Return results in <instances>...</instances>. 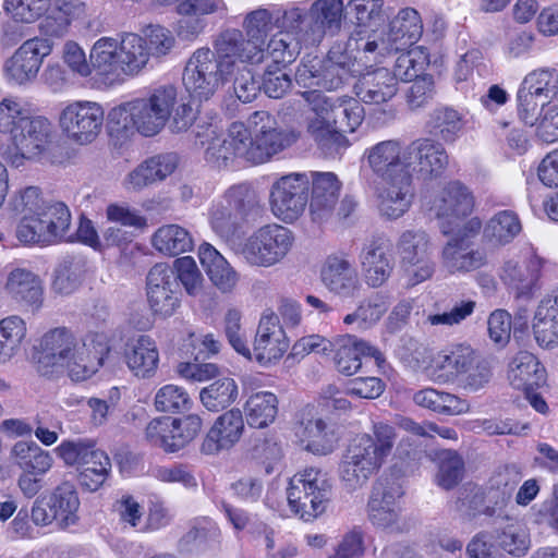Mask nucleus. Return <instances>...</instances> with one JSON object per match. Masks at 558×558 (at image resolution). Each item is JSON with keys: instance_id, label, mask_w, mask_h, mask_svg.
Masks as SVG:
<instances>
[{"instance_id": "obj_22", "label": "nucleus", "mask_w": 558, "mask_h": 558, "mask_svg": "<svg viewBox=\"0 0 558 558\" xmlns=\"http://www.w3.org/2000/svg\"><path fill=\"white\" fill-rule=\"evenodd\" d=\"M427 208L441 222V233L449 235L454 220L470 215L474 208V196L471 191L459 181L449 182L427 204Z\"/></svg>"}, {"instance_id": "obj_27", "label": "nucleus", "mask_w": 558, "mask_h": 558, "mask_svg": "<svg viewBox=\"0 0 558 558\" xmlns=\"http://www.w3.org/2000/svg\"><path fill=\"white\" fill-rule=\"evenodd\" d=\"M360 258L365 282L369 287L379 288L391 276L395 258L392 243L387 236H373L364 244Z\"/></svg>"}, {"instance_id": "obj_8", "label": "nucleus", "mask_w": 558, "mask_h": 558, "mask_svg": "<svg viewBox=\"0 0 558 558\" xmlns=\"http://www.w3.org/2000/svg\"><path fill=\"white\" fill-rule=\"evenodd\" d=\"M248 162L263 163L293 145L301 136L294 129H280L268 111H255L247 118Z\"/></svg>"}, {"instance_id": "obj_40", "label": "nucleus", "mask_w": 558, "mask_h": 558, "mask_svg": "<svg viewBox=\"0 0 558 558\" xmlns=\"http://www.w3.org/2000/svg\"><path fill=\"white\" fill-rule=\"evenodd\" d=\"M179 157L174 153H166L153 156L134 170L126 178V186L133 191H141L144 187L159 181H163L177 169Z\"/></svg>"}, {"instance_id": "obj_55", "label": "nucleus", "mask_w": 558, "mask_h": 558, "mask_svg": "<svg viewBox=\"0 0 558 558\" xmlns=\"http://www.w3.org/2000/svg\"><path fill=\"white\" fill-rule=\"evenodd\" d=\"M239 396L234 379L223 377L204 387L199 392L203 405L211 412H219L230 407Z\"/></svg>"}, {"instance_id": "obj_52", "label": "nucleus", "mask_w": 558, "mask_h": 558, "mask_svg": "<svg viewBox=\"0 0 558 558\" xmlns=\"http://www.w3.org/2000/svg\"><path fill=\"white\" fill-rule=\"evenodd\" d=\"M48 507L58 515V524L65 529L77 520L76 511L80 507V499L73 483L63 481L51 493Z\"/></svg>"}, {"instance_id": "obj_47", "label": "nucleus", "mask_w": 558, "mask_h": 558, "mask_svg": "<svg viewBox=\"0 0 558 558\" xmlns=\"http://www.w3.org/2000/svg\"><path fill=\"white\" fill-rule=\"evenodd\" d=\"M533 332L541 347L558 344V294L547 295L538 304L533 319Z\"/></svg>"}, {"instance_id": "obj_16", "label": "nucleus", "mask_w": 558, "mask_h": 558, "mask_svg": "<svg viewBox=\"0 0 558 558\" xmlns=\"http://www.w3.org/2000/svg\"><path fill=\"white\" fill-rule=\"evenodd\" d=\"M293 233L271 223L258 228L243 243L241 254L252 266L271 267L280 263L293 245Z\"/></svg>"}, {"instance_id": "obj_36", "label": "nucleus", "mask_w": 558, "mask_h": 558, "mask_svg": "<svg viewBox=\"0 0 558 558\" xmlns=\"http://www.w3.org/2000/svg\"><path fill=\"white\" fill-rule=\"evenodd\" d=\"M340 182L332 172H317L312 174V197L310 214L316 222L329 220L338 204Z\"/></svg>"}, {"instance_id": "obj_34", "label": "nucleus", "mask_w": 558, "mask_h": 558, "mask_svg": "<svg viewBox=\"0 0 558 558\" xmlns=\"http://www.w3.org/2000/svg\"><path fill=\"white\" fill-rule=\"evenodd\" d=\"M320 276L324 286L339 296L354 298L360 291L361 283L357 271L344 256H328Z\"/></svg>"}, {"instance_id": "obj_39", "label": "nucleus", "mask_w": 558, "mask_h": 558, "mask_svg": "<svg viewBox=\"0 0 558 558\" xmlns=\"http://www.w3.org/2000/svg\"><path fill=\"white\" fill-rule=\"evenodd\" d=\"M354 90L356 96L366 104H383L396 96L398 84L396 76L388 69L377 68L361 73Z\"/></svg>"}, {"instance_id": "obj_30", "label": "nucleus", "mask_w": 558, "mask_h": 558, "mask_svg": "<svg viewBox=\"0 0 558 558\" xmlns=\"http://www.w3.org/2000/svg\"><path fill=\"white\" fill-rule=\"evenodd\" d=\"M298 435L307 451L318 456L333 451L337 444L333 428L316 415L315 407L306 405L298 413Z\"/></svg>"}, {"instance_id": "obj_58", "label": "nucleus", "mask_w": 558, "mask_h": 558, "mask_svg": "<svg viewBox=\"0 0 558 558\" xmlns=\"http://www.w3.org/2000/svg\"><path fill=\"white\" fill-rule=\"evenodd\" d=\"M302 45H305L304 34L296 36L290 32H278L269 40L266 54L272 60L274 65L286 66L298 58Z\"/></svg>"}, {"instance_id": "obj_53", "label": "nucleus", "mask_w": 558, "mask_h": 558, "mask_svg": "<svg viewBox=\"0 0 558 558\" xmlns=\"http://www.w3.org/2000/svg\"><path fill=\"white\" fill-rule=\"evenodd\" d=\"M539 275V262L535 258L522 263L509 260L504 267V280L517 291L518 296H530Z\"/></svg>"}, {"instance_id": "obj_28", "label": "nucleus", "mask_w": 558, "mask_h": 558, "mask_svg": "<svg viewBox=\"0 0 558 558\" xmlns=\"http://www.w3.org/2000/svg\"><path fill=\"white\" fill-rule=\"evenodd\" d=\"M53 41L47 38L26 40L7 61L9 77L17 84H24L38 74L44 59L51 53Z\"/></svg>"}, {"instance_id": "obj_61", "label": "nucleus", "mask_w": 558, "mask_h": 558, "mask_svg": "<svg viewBox=\"0 0 558 558\" xmlns=\"http://www.w3.org/2000/svg\"><path fill=\"white\" fill-rule=\"evenodd\" d=\"M521 232V222L518 216L510 210L496 214L487 222L484 235L492 242L507 244Z\"/></svg>"}, {"instance_id": "obj_62", "label": "nucleus", "mask_w": 558, "mask_h": 558, "mask_svg": "<svg viewBox=\"0 0 558 558\" xmlns=\"http://www.w3.org/2000/svg\"><path fill=\"white\" fill-rule=\"evenodd\" d=\"M33 117L21 98L5 96L0 100V133L11 136Z\"/></svg>"}, {"instance_id": "obj_56", "label": "nucleus", "mask_w": 558, "mask_h": 558, "mask_svg": "<svg viewBox=\"0 0 558 558\" xmlns=\"http://www.w3.org/2000/svg\"><path fill=\"white\" fill-rule=\"evenodd\" d=\"M26 335V323L20 316L11 315L0 320V363L17 354Z\"/></svg>"}, {"instance_id": "obj_54", "label": "nucleus", "mask_w": 558, "mask_h": 558, "mask_svg": "<svg viewBox=\"0 0 558 558\" xmlns=\"http://www.w3.org/2000/svg\"><path fill=\"white\" fill-rule=\"evenodd\" d=\"M244 411L250 426L264 428L272 423L277 416V396L268 391L256 392L246 400Z\"/></svg>"}, {"instance_id": "obj_32", "label": "nucleus", "mask_w": 558, "mask_h": 558, "mask_svg": "<svg viewBox=\"0 0 558 558\" xmlns=\"http://www.w3.org/2000/svg\"><path fill=\"white\" fill-rule=\"evenodd\" d=\"M399 489L381 481L374 484L367 502L368 520L373 525L391 532L401 531V509L397 502Z\"/></svg>"}, {"instance_id": "obj_20", "label": "nucleus", "mask_w": 558, "mask_h": 558, "mask_svg": "<svg viewBox=\"0 0 558 558\" xmlns=\"http://www.w3.org/2000/svg\"><path fill=\"white\" fill-rule=\"evenodd\" d=\"M402 266L409 271V284L416 286L429 279L435 271L430 260L432 243L422 229L403 231L397 242Z\"/></svg>"}, {"instance_id": "obj_13", "label": "nucleus", "mask_w": 558, "mask_h": 558, "mask_svg": "<svg viewBox=\"0 0 558 558\" xmlns=\"http://www.w3.org/2000/svg\"><path fill=\"white\" fill-rule=\"evenodd\" d=\"M383 43H377L375 31L354 29L345 43L335 44L326 58L341 66L350 77L360 75L363 69L383 62Z\"/></svg>"}, {"instance_id": "obj_63", "label": "nucleus", "mask_w": 558, "mask_h": 558, "mask_svg": "<svg viewBox=\"0 0 558 558\" xmlns=\"http://www.w3.org/2000/svg\"><path fill=\"white\" fill-rule=\"evenodd\" d=\"M275 17L276 11L270 12L267 9L254 10L245 16L243 26L247 40L253 45L254 50H257L258 46L276 27Z\"/></svg>"}, {"instance_id": "obj_41", "label": "nucleus", "mask_w": 558, "mask_h": 558, "mask_svg": "<svg viewBox=\"0 0 558 558\" xmlns=\"http://www.w3.org/2000/svg\"><path fill=\"white\" fill-rule=\"evenodd\" d=\"M337 345L335 363L337 369L345 376H351L361 368L362 357H374L377 363L384 360L377 348L355 336L341 337Z\"/></svg>"}, {"instance_id": "obj_44", "label": "nucleus", "mask_w": 558, "mask_h": 558, "mask_svg": "<svg viewBox=\"0 0 558 558\" xmlns=\"http://www.w3.org/2000/svg\"><path fill=\"white\" fill-rule=\"evenodd\" d=\"M508 379L515 389L534 390L546 383V371L534 354L521 351L509 365Z\"/></svg>"}, {"instance_id": "obj_31", "label": "nucleus", "mask_w": 558, "mask_h": 558, "mask_svg": "<svg viewBox=\"0 0 558 558\" xmlns=\"http://www.w3.org/2000/svg\"><path fill=\"white\" fill-rule=\"evenodd\" d=\"M350 78L341 66H337L326 57L304 60L295 72L296 84L304 88L320 87L326 90H337Z\"/></svg>"}, {"instance_id": "obj_17", "label": "nucleus", "mask_w": 558, "mask_h": 558, "mask_svg": "<svg viewBox=\"0 0 558 558\" xmlns=\"http://www.w3.org/2000/svg\"><path fill=\"white\" fill-rule=\"evenodd\" d=\"M517 100L520 119L533 125L545 106L558 107L557 72L537 70L526 75L518 90Z\"/></svg>"}, {"instance_id": "obj_12", "label": "nucleus", "mask_w": 558, "mask_h": 558, "mask_svg": "<svg viewBox=\"0 0 558 558\" xmlns=\"http://www.w3.org/2000/svg\"><path fill=\"white\" fill-rule=\"evenodd\" d=\"M232 78L207 47L198 48L192 53L182 74L186 92L199 102L213 98Z\"/></svg>"}, {"instance_id": "obj_35", "label": "nucleus", "mask_w": 558, "mask_h": 558, "mask_svg": "<svg viewBox=\"0 0 558 558\" xmlns=\"http://www.w3.org/2000/svg\"><path fill=\"white\" fill-rule=\"evenodd\" d=\"M520 481L521 472L515 464L505 465L495 472L487 488L488 505L484 508V515L487 518H505V508Z\"/></svg>"}, {"instance_id": "obj_9", "label": "nucleus", "mask_w": 558, "mask_h": 558, "mask_svg": "<svg viewBox=\"0 0 558 558\" xmlns=\"http://www.w3.org/2000/svg\"><path fill=\"white\" fill-rule=\"evenodd\" d=\"M331 488L327 473L307 468L290 480L287 489L290 509L304 521H311L327 509Z\"/></svg>"}, {"instance_id": "obj_24", "label": "nucleus", "mask_w": 558, "mask_h": 558, "mask_svg": "<svg viewBox=\"0 0 558 558\" xmlns=\"http://www.w3.org/2000/svg\"><path fill=\"white\" fill-rule=\"evenodd\" d=\"M146 294L150 310L163 318L174 314L180 306L174 271L167 264L154 265L146 277Z\"/></svg>"}, {"instance_id": "obj_15", "label": "nucleus", "mask_w": 558, "mask_h": 558, "mask_svg": "<svg viewBox=\"0 0 558 558\" xmlns=\"http://www.w3.org/2000/svg\"><path fill=\"white\" fill-rule=\"evenodd\" d=\"M57 451L65 464L78 466V482L82 488L96 492L107 481L111 471L110 458L93 442L64 441Z\"/></svg>"}, {"instance_id": "obj_6", "label": "nucleus", "mask_w": 558, "mask_h": 558, "mask_svg": "<svg viewBox=\"0 0 558 558\" xmlns=\"http://www.w3.org/2000/svg\"><path fill=\"white\" fill-rule=\"evenodd\" d=\"M260 214L262 205L256 192L250 185L240 183L228 187L213 204L209 221L214 232L229 241Z\"/></svg>"}, {"instance_id": "obj_38", "label": "nucleus", "mask_w": 558, "mask_h": 558, "mask_svg": "<svg viewBox=\"0 0 558 558\" xmlns=\"http://www.w3.org/2000/svg\"><path fill=\"white\" fill-rule=\"evenodd\" d=\"M496 526L494 538L497 547L504 553L521 558L531 548V534L529 527L520 520L506 512L505 518H490Z\"/></svg>"}, {"instance_id": "obj_11", "label": "nucleus", "mask_w": 558, "mask_h": 558, "mask_svg": "<svg viewBox=\"0 0 558 558\" xmlns=\"http://www.w3.org/2000/svg\"><path fill=\"white\" fill-rule=\"evenodd\" d=\"M54 136L51 122L45 117L35 116L10 136L11 145L2 156L15 168L23 167L26 161H41L50 156Z\"/></svg>"}, {"instance_id": "obj_18", "label": "nucleus", "mask_w": 558, "mask_h": 558, "mask_svg": "<svg viewBox=\"0 0 558 558\" xmlns=\"http://www.w3.org/2000/svg\"><path fill=\"white\" fill-rule=\"evenodd\" d=\"M310 179L305 173H290L279 178L270 189L272 214L291 223L305 210L308 203Z\"/></svg>"}, {"instance_id": "obj_23", "label": "nucleus", "mask_w": 558, "mask_h": 558, "mask_svg": "<svg viewBox=\"0 0 558 558\" xmlns=\"http://www.w3.org/2000/svg\"><path fill=\"white\" fill-rule=\"evenodd\" d=\"M407 170L424 180L440 177L449 163V156L439 141L421 137L405 147Z\"/></svg>"}, {"instance_id": "obj_33", "label": "nucleus", "mask_w": 558, "mask_h": 558, "mask_svg": "<svg viewBox=\"0 0 558 558\" xmlns=\"http://www.w3.org/2000/svg\"><path fill=\"white\" fill-rule=\"evenodd\" d=\"M343 13L341 0H316L310 8L307 27L304 31L305 46L318 45L327 32L340 28Z\"/></svg>"}, {"instance_id": "obj_60", "label": "nucleus", "mask_w": 558, "mask_h": 558, "mask_svg": "<svg viewBox=\"0 0 558 558\" xmlns=\"http://www.w3.org/2000/svg\"><path fill=\"white\" fill-rule=\"evenodd\" d=\"M85 270V260L83 258H65L56 269L52 282L53 291L63 295L71 294L80 287Z\"/></svg>"}, {"instance_id": "obj_50", "label": "nucleus", "mask_w": 558, "mask_h": 558, "mask_svg": "<svg viewBox=\"0 0 558 558\" xmlns=\"http://www.w3.org/2000/svg\"><path fill=\"white\" fill-rule=\"evenodd\" d=\"M413 401L418 407L445 415H459L470 410V404L466 400L433 388H425L415 392Z\"/></svg>"}, {"instance_id": "obj_42", "label": "nucleus", "mask_w": 558, "mask_h": 558, "mask_svg": "<svg viewBox=\"0 0 558 558\" xmlns=\"http://www.w3.org/2000/svg\"><path fill=\"white\" fill-rule=\"evenodd\" d=\"M124 357L135 376L149 378L157 371L159 352L156 342L150 337L142 335L126 343Z\"/></svg>"}, {"instance_id": "obj_48", "label": "nucleus", "mask_w": 558, "mask_h": 558, "mask_svg": "<svg viewBox=\"0 0 558 558\" xmlns=\"http://www.w3.org/2000/svg\"><path fill=\"white\" fill-rule=\"evenodd\" d=\"M464 124L463 114L449 106L436 107L429 112L426 121L428 133L447 144L458 140Z\"/></svg>"}, {"instance_id": "obj_1", "label": "nucleus", "mask_w": 558, "mask_h": 558, "mask_svg": "<svg viewBox=\"0 0 558 558\" xmlns=\"http://www.w3.org/2000/svg\"><path fill=\"white\" fill-rule=\"evenodd\" d=\"M110 352L105 333L89 332L80 339L68 327L46 331L33 348L36 372L53 377L64 371L72 380L81 381L93 376Z\"/></svg>"}, {"instance_id": "obj_49", "label": "nucleus", "mask_w": 558, "mask_h": 558, "mask_svg": "<svg viewBox=\"0 0 558 558\" xmlns=\"http://www.w3.org/2000/svg\"><path fill=\"white\" fill-rule=\"evenodd\" d=\"M13 463L23 473L45 475L53 464L52 456L34 441H17L11 449Z\"/></svg>"}, {"instance_id": "obj_37", "label": "nucleus", "mask_w": 558, "mask_h": 558, "mask_svg": "<svg viewBox=\"0 0 558 558\" xmlns=\"http://www.w3.org/2000/svg\"><path fill=\"white\" fill-rule=\"evenodd\" d=\"M244 421L240 410L232 409L220 415L204 439L201 450L205 454H215L230 449L242 436Z\"/></svg>"}, {"instance_id": "obj_2", "label": "nucleus", "mask_w": 558, "mask_h": 558, "mask_svg": "<svg viewBox=\"0 0 558 558\" xmlns=\"http://www.w3.org/2000/svg\"><path fill=\"white\" fill-rule=\"evenodd\" d=\"M195 119L194 109L179 98V92L173 85L159 86L148 97L125 102L109 113L113 131H136L144 136L158 134L167 124L172 133L185 132Z\"/></svg>"}, {"instance_id": "obj_43", "label": "nucleus", "mask_w": 558, "mask_h": 558, "mask_svg": "<svg viewBox=\"0 0 558 558\" xmlns=\"http://www.w3.org/2000/svg\"><path fill=\"white\" fill-rule=\"evenodd\" d=\"M4 290L14 301L34 310L43 304L41 281L28 269H12L7 276Z\"/></svg>"}, {"instance_id": "obj_29", "label": "nucleus", "mask_w": 558, "mask_h": 558, "mask_svg": "<svg viewBox=\"0 0 558 558\" xmlns=\"http://www.w3.org/2000/svg\"><path fill=\"white\" fill-rule=\"evenodd\" d=\"M423 33V24L418 12L412 8H405L392 19L386 35L375 32L377 43H383L385 50L383 57L392 52L407 50L415 44Z\"/></svg>"}, {"instance_id": "obj_51", "label": "nucleus", "mask_w": 558, "mask_h": 558, "mask_svg": "<svg viewBox=\"0 0 558 558\" xmlns=\"http://www.w3.org/2000/svg\"><path fill=\"white\" fill-rule=\"evenodd\" d=\"M151 244L163 255L177 256L192 251L194 241L185 228L179 225H165L156 230Z\"/></svg>"}, {"instance_id": "obj_7", "label": "nucleus", "mask_w": 558, "mask_h": 558, "mask_svg": "<svg viewBox=\"0 0 558 558\" xmlns=\"http://www.w3.org/2000/svg\"><path fill=\"white\" fill-rule=\"evenodd\" d=\"M16 236L23 243L44 245L74 241L69 207L63 202L49 199L37 216L21 218Z\"/></svg>"}, {"instance_id": "obj_10", "label": "nucleus", "mask_w": 558, "mask_h": 558, "mask_svg": "<svg viewBox=\"0 0 558 558\" xmlns=\"http://www.w3.org/2000/svg\"><path fill=\"white\" fill-rule=\"evenodd\" d=\"M312 116L306 118V131L319 149L333 156L349 146L347 137L335 130V113L339 98H330L317 89L300 93Z\"/></svg>"}, {"instance_id": "obj_4", "label": "nucleus", "mask_w": 558, "mask_h": 558, "mask_svg": "<svg viewBox=\"0 0 558 558\" xmlns=\"http://www.w3.org/2000/svg\"><path fill=\"white\" fill-rule=\"evenodd\" d=\"M397 439L396 428L387 423L373 425V434L354 438L342 454L338 468L340 483L348 493L364 487L378 473Z\"/></svg>"}, {"instance_id": "obj_57", "label": "nucleus", "mask_w": 558, "mask_h": 558, "mask_svg": "<svg viewBox=\"0 0 558 558\" xmlns=\"http://www.w3.org/2000/svg\"><path fill=\"white\" fill-rule=\"evenodd\" d=\"M487 505V492H483L475 484L468 483L458 490L452 509L462 521L471 522L480 514H484V508Z\"/></svg>"}, {"instance_id": "obj_14", "label": "nucleus", "mask_w": 558, "mask_h": 558, "mask_svg": "<svg viewBox=\"0 0 558 558\" xmlns=\"http://www.w3.org/2000/svg\"><path fill=\"white\" fill-rule=\"evenodd\" d=\"M481 229V219L473 217L452 230L440 255L441 265L448 272H470L486 264V254L475 248L472 242Z\"/></svg>"}, {"instance_id": "obj_5", "label": "nucleus", "mask_w": 558, "mask_h": 558, "mask_svg": "<svg viewBox=\"0 0 558 558\" xmlns=\"http://www.w3.org/2000/svg\"><path fill=\"white\" fill-rule=\"evenodd\" d=\"M90 59L97 74L114 84L137 75L147 65L149 51L143 37L125 33L120 39L101 37L96 40Z\"/></svg>"}, {"instance_id": "obj_21", "label": "nucleus", "mask_w": 558, "mask_h": 558, "mask_svg": "<svg viewBox=\"0 0 558 558\" xmlns=\"http://www.w3.org/2000/svg\"><path fill=\"white\" fill-rule=\"evenodd\" d=\"M197 137L206 138L199 142L202 146L207 144L205 159L217 168L227 167L236 158L248 161L246 126L242 122H233L226 137L219 136L211 126L206 128L203 134L197 133Z\"/></svg>"}, {"instance_id": "obj_45", "label": "nucleus", "mask_w": 558, "mask_h": 558, "mask_svg": "<svg viewBox=\"0 0 558 558\" xmlns=\"http://www.w3.org/2000/svg\"><path fill=\"white\" fill-rule=\"evenodd\" d=\"M475 351L466 344H456L441 351L435 359L434 376L441 383L466 374L474 364Z\"/></svg>"}, {"instance_id": "obj_59", "label": "nucleus", "mask_w": 558, "mask_h": 558, "mask_svg": "<svg viewBox=\"0 0 558 558\" xmlns=\"http://www.w3.org/2000/svg\"><path fill=\"white\" fill-rule=\"evenodd\" d=\"M388 310L384 296L374 295L360 303L356 310L343 318L345 325L356 324L357 329L366 330L375 326Z\"/></svg>"}, {"instance_id": "obj_26", "label": "nucleus", "mask_w": 558, "mask_h": 558, "mask_svg": "<svg viewBox=\"0 0 558 558\" xmlns=\"http://www.w3.org/2000/svg\"><path fill=\"white\" fill-rule=\"evenodd\" d=\"M289 347L290 341L278 315L272 311H265L259 319L253 343L255 360L260 364L278 361L288 351Z\"/></svg>"}, {"instance_id": "obj_25", "label": "nucleus", "mask_w": 558, "mask_h": 558, "mask_svg": "<svg viewBox=\"0 0 558 558\" xmlns=\"http://www.w3.org/2000/svg\"><path fill=\"white\" fill-rule=\"evenodd\" d=\"M252 44L244 38L241 31L229 28L220 32L214 43L211 53L217 62L232 76L238 72V68L245 65V62H259L264 59L263 50L253 52L248 47Z\"/></svg>"}, {"instance_id": "obj_46", "label": "nucleus", "mask_w": 558, "mask_h": 558, "mask_svg": "<svg viewBox=\"0 0 558 558\" xmlns=\"http://www.w3.org/2000/svg\"><path fill=\"white\" fill-rule=\"evenodd\" d=\"M198 257L214 286L225 293L234 289L238 274L213 245L203 243L198 248Z\"/></svg>"}, {"instance_id": "obj_3", "label": "nucleus", "mask_w": 558, "mask_h": 558, "mask_svg": "<svg viewBox=\"0 0 558 558\" xmlns=\"http://www.w3.org/2000/svg\"><path fill=\"white\" fill-rule=\"evenodd\" d=\"M368 167L385 187L380 194V210L390 219H398L409 208L413 197L412 175L407 170L405 147L398 140L379 142L363 154Z\"/></svg>"}, {"instance_id": "obj_64", "label": "nucleus", "mask_w": 558, "mask_h": 558, "mask_svg": "<svg viewBox=\"0 0 558 558\" xmlns=\"http://www.w3.org/2000/svg\"><path fill=\"white\" fill-rule=\"evenodd\" d=\"M464 461L452 450H444L439 454V469L436 474V483L446 490L454 488L463 480Z\"/></svg>"}, {"instance_id": "obj_19", "label": "nucleus", "mask_w": 558, "mask_h": 558, "mask_svg": "<svg viewBox=\"0 0 558 558\" xmlns=\"http://www.w3.org/2000/svg\"><path fill=\"white\" fill-rule=\"evenodd\" d=\"M104 119L105 110L98 102L73 101L62 109L59 124L70 140L85 145L100 134Z\"/></svg>"}]
</instances>
